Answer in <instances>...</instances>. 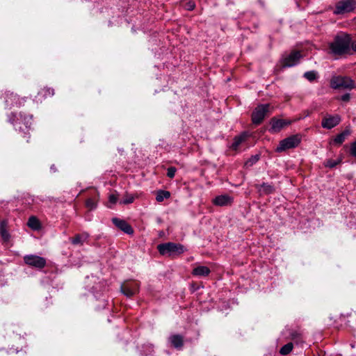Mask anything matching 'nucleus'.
<instances>
[{
  "instance_id": "f257e3e1",
  "label": "nucleus",
  "mask_w": 356,
  "mask_h": 356,
  "mask_svg": "<svg viewBox=\"0 0 356 356\" xmlns=\"http://www.w3.org/2000/svg\"><path fill=\"white\" fill-rule=\"evenodd\" d=\"M350 35L341 32L328 44V54L336 56L348 54L350 52Z\"/></svg>"
},
{
  "instance_id": "f03ea898",
  "label": "nucleus",
  "mask_w": 356,
  "mask_h": 356,
  "mask_svg": "<svg viewBox=\"0 0 356 356\" xmlns=\"http://www.w3.org/2000/svg\"><path fill=\"white\" fill-rule=\"evenodd\" d=\"M9 121L14 124L15 129L17 127L22 131L25 132L26 130H29L32 124V115H25L19 113L17 114L12 113L9 117Z\"/></svg>"
},
{
  "instance_id": "7ed1b4c3",
  "label": "nucleus",
  "mask_w": 356,
  "mask_h": 356,
  "mask_svg": "<svg viewBox=\"0 0 356 356\" xmlns=\"http://www.w3.org/2000/svg\"><path fill=\"white\" fill-rule=\"evenodd\" d=\"M157 249L161 254L168 257L179 255L184 252L182 245L172 242L159 244Z\"/></svg>"
},
{
  "instance_id": "20e7f679",
  "label": "nucleus",
  "mask_w": 356,
  "mask_h": 356,
  "mask_svg": "<svg viewBox=\"0 0 356 356\" xmlns=\"http://www.w3.org/2000/svg\"><path fill=\"white\" fill-rule=\"evenodd\" d=\"M330 86L334 89L352 90L356 88L355 81L348 76H334L330 81Z\"/></svg>"
},
{
  "instance_id": "39448f33",
  "label": "nucleus",
  "mask_w": 356,
  "mask_h": 356,
  "mask_svg": "<svg viewBox=\"0 0 356 356\" xmlns=\"http://www.w3.org/2000/svg\"><path fill=\"white\" fill-rule=\"evenodd\" d=\"M301 142L300 135H293L282 140L276 147V152H282L287 149H293L299 145Z\"/></svg>"
},
{
  "instance_id": "423d86ee",
  "label": "nucleus",
  "mask_w": 356,
  "mask_h": 356,
  "mask_svg": "<svg viewBox=\"0 0 356 356\" xmlns=\"http://www.w3.org/2000/svg\"><path fill=\"white\" fill-rule=\"evenodd\" d=\"M271 106L268 104H260L255 108L252 114V122L255 124H259L264 120L266 116L270 113Z\"/></svg>"
},
{
  "instance_id": "0eeeda50",
  "label": "nucleus",
  "mask_w": 356,
  "mask_h": 356,
  "mask_svg": "<svg viewBox=\"0 0 356 356\" xmlns=\"http://www.w3.org/2000/svg\"><path fill=\"white\" fill-rule=\"evenodd\" d=\"M355 7V0H341L336 3L333 13L335 15H342L353 11Z\"/></svg>"
},
{
  "instance_id": "6e6552de",
  "label": "nucleus",
  "mask_w": 356,
  "mask_h": 356,
  "mask_svg": "<svg viewBox=\"0 0 356 356\" xmlns=\"http://www.w3.org/2000/svg\"><path fill=\"white\" fill-rule=\"evenodd\" d=\"M24 261L29 266L41 269L46 266V259L38 255L29 254L24 257Z\"/></svg>"
},
{
  "instance_id": "1a4fd4ad",
  "label": "nucleus",
  "mask_w": 356,
  "mask_h": 356,
  "mask_svg": "<svg viewBox=\"0 0 356 356\" xmlns=\"http://www.w3.org/2000/svg\"><path fill=\"white\" fill-rule=\"evenodd\" d=\"M122 293L128 298H131L138 292L139 284L136 281L126 282L121 285Z\"/></svg>"
},
{
  "instance_id": "9d476101",
  "label": "nucleus",
  "mask_w": 356,
  "mask_h": 356,
  "mask_svg": "<svg viewBox=\"0 0 356 356\" xmlns=\"http://www.w3.org/2000/svg\"><path fill=\"white\" fill-rule=\"evenodd\" d=\"M302 55L299 51H293L283 59L284 67H292L296 65L301 58Z\"/></svg>"
},
{
  "instance_id": "9b49d317",
  "label": "nucleus",
  "mask_w": 356,
  "mask_h": 356,
  "mask_svg": "<svg viewBox=\"0 0 356 356\" xmlns=\"http://www.w3.org/2000/svg\"><path fill=\"white\" fill-rule=\"evenodd\" d=\"M340 122L341 117L339 115H327L323 118L321 125L323 128L330 129L339 124Z\"/></svg>"
},
{
  "instance_id": "f8f14e48",
  "label": "nucleus",
  "mask_w": 356,
  "mask_h": 356,
  "mask_svg": "<svg viewBox=\"0 0 356 356\" xmlns=\"http://www.w3.org/2000/svg\"><path fill=\"white\" fill-rule=\"evenodd\" d=\"M213 204L218 207L229 206L233 202V197L229 195H220L216 196L212 201Z\"/></svg>"
},
{
  "instance_id": "ddd939ff",
  "label": "nucleus",
  "mask_w": 356,
  "mask_h": 356,
  "mask_svg": "<svg viewBox=\"0 0 356 356\" xmlns=\"http://www.w3.org/2000/svg\"><path fill=\"white\" fill-rule=\"evenodd\" d=\"M5 99L6 104L8 107H12L14 106H18L22 104L21 99H19L18 96L13 92H8L6 93ZM22 100L23 102L25 101L24 98H22Z\"/></svg>"
},
{
  "instance_id": "4468645a",
  "label": "nucleus",
  "mask_w": 356,
  "mask_h": 356,
  "mask_svg": "<svg viewBox=\"0 0 356 356\" xmlns=\"http://www.w3.org/2000/svg\"><path fill=\"white\" fill-rule=\"evenodd\" d=\"M112 222L117 227L123 231L124 233L128 234H133L134 230L132 227L126 221L114 218L112 219Z\"/></svg>"
},
{
  "instance_id": "2eb2a0df",
  "label": "nucleus",
  "mask_w": 356,
  "mask_h": 356,
  "mask_svg": "<svg viewBox=\"0 0 356 356\" xmlns=\"http://www.w3.org/2000/svg\"><path fill=\"white\" fill-rule=\"evenodd\" d=\"M170 344L177 349L182 348L184 346V337L180 334H172L168 338Z\"/></svg>"
},
{
  "instance_id": "dca6fc26",
  "label": "nucleus",
  "mask_w": 356,
  "mask_h": 356,
  "mask_svg": "<svg viewBox=\"0 0 356 356\" xmlns=\"http://www.w3.org/2000/svg\"><path fill=\"white\" fill-rule=\"evenodd\" d=\"M89 235L88 233L83 232L76 234L74 237L70 238L71 243L74 245H83L88 240Z\"/></svg>"
},
{
  "instance_id": "f3484780",
  "label": "nucleus",
  "mask_w": 356,
  "mask_h": 356,
  "mask_svg": "<svg viewBox=\"0 0 356 356\" xmlns=\"http://www.w3.org/2000/svg\"><path fill=\"white\" fill-rule=\"evenodd\" d=\"M271 127L270 130L273 132H278L280 131L284 127L287 125L289 122L283 120H277L275 118H273L270 121Z\"/></svg>"
},
{
  "instance_id": "a211bd4d",
  "label": "nucleus",
  "mask_w": 356,
  "mask_h": 356,
  "mask_svg": "<svg viewBox=\"0 0 356 356\" xmlns=\"http://www.w3.org/2000/svg\"><path fill=\"white\" fill-rule=\"evenodd\" d=\"M248 137L246 133H243L238 136L234 138V142L231 145L233 150L238 151L240 149L241 145L245 142Z\"/></svg>"
},
{
  "instance_id": "6ab92c4d",
  "label": "nucleus",
  "mask_w": 356,
  "mask_h": 356,
  "mask_svg": "<svg viewBox=\"0 0 356 356\" xmlns=\"http://www.w3.org/2000/svg\"><path fill=\"white\" fill-rule=\"evenodd\" d=\"M210 269L204 266H199L193 268L192 274L197 277H205L210 273Z\"/></svg>"
},
{
  "instance_id": "aec40b11",
  "label": "nucleus",
  "mask_w": 356,
  "mask_h": 356,
  "mask_svg": "<svg viewBox=\"0 0 356 356\" xmlns=\"http://www.w3.org/2000/svg\"><path fill=\"white\" fill-rule=\"evenodd\" d=\"M0 234L3 241L7 242L10 239V234L6 229V222L3 221L0 225Z\"/></svg>"
},
{
  "instance_id": "412c9836",
  "label": "nucleus",
  "mask_w": 356,
  "mask_h": 356,
  "mask_svg": "<svg viewBox=\"0 0 356 356\" xmlns=\"http://www.w3.org/2000/svg\"><path fill=\"white\" fill-rule=\"evenodd\" d=\"M350 131L348 129H346L341 134H338L334 139V142L336 144L341 145L346 139V138L350 135Z\"/></svg>"
},
{
  "instance_id": "4be33fe9",
  "label": "nucleus",
  "mask_w": 356,
  "mask_h": 356,
  "mask_svg": "<svg viewBox=\"0 0 356 356\" xmlns=\"http://www.w3.org/2000/svg\"><path fill=\"white\" fill-rule=\"evenodd\" d=\"M28 226L34 229L38 230L40 227V223L38 219L35 216H31L27 222Z\"/></svg>"
},
{
  "instance_id": "5701e85b",
  "label": "nucleus",
  "mask_w": 356,
  "mask_h": 356,
  "mask_svg": "<svg viewBox=\"0 0 356 356\" xmlns=\"http://www.w3.org/2000/svg\"><path fill=\"white\" fill-rule=\"evenodd\" d=\"M289 339L298 343L302 341V334L297 330H289Z\"/></svg>"
},
{
  "instance_id": "b1692460",
  "label": "nucleus",
  "mask_w": 356,
  "mask_h": 356,
  "mask_svg": "<svg viewBox=\"0 0 356 356\" xmlns=\"http://www.w3.org/2000/svg\"><path fill=\"white\" fill-rule=\"evenodd\" d=\"M170 194L168 191H159L157 193L156 200L157 202H161L163 201L165 199L168 198L170 197Z\"/></svg>"
},
{
  "instance_id": "393cba45",
  "label": "nucleus",
  "mask_w": 356,
  "mask_h": 356,
  "mask_svg": "<svg viewBox=\"0 0 356 356\" xmlns=\"http://www.w3.org/2000/svg\"><path fill=\"white\" fill-rule=\"evenodd\" d=\"M259 190H260V191H261L266 194H269L274 191V188L273 186H271L268 184L264 183L260 186Z\"/></svg>"
},
{
  "instance_id": "a878e982",
  "label": "nucleus",
  "mask_w": 356,
  "mask_h": 356,
  "mask_svg": "<svg viewBox=\"0 0 356 356\" xmlns=\"http://www.w3.org/2000/svg\"><path fill=\"white\" fill-rule=\"evenodd\" d=\"M293 345L292 343H288L284 346L282 347V348L280 350V354L282 355H287L289 354L293 349Z\"/></svg>"
},
{
  "instance_id": "bb28decb",
  "label": "nucleus",
  "mask_w": 356,
  "mask_h": 356,
  "mask_svg": "<svg viewBox=\"0 0 356 356\" xmlns=\"http://www.w3.org/2000/svg\"><path fill=\"white\" fill-rule=\"evenodd\" d=\"M134 200V196L131 194H126L120 200V204H127L132 203Z\"/></svg>"
},
{
  "instance_id": "cd10ccee",
  "label": "nucleus",
  "mask_w": 356,
  "mask_h": 356,
  "mask_svg": "<svg viewBox=\"0 0 356 356\" xmlns=\"http://www.w3.org/2000/svg\"><path fill=\"white\" fill-rule=\"evenodd\" d=\"M97 202V199L88 198L86 202V205L89 209L92 210L96 208Z\"/></svg>"
},
{
  "instance_id": "c85d7f7f",
  "label": "nucleus",
  "mask_w": 356,
  "mask_h": 356,
  "mask_svg": "<svg viewBox=\"0 0 356 356\" xmlns=\"http://www.w3.org/2000/svg\"><path fill=\"white\" fill-rule=\"evenodd\" d=\"M304 77H305L309 81H312L316 78V72L314 71L306 72L304 74Z\"/></svg>"
},
{
  "instance_id": "c756f323",
  "label": "nucleus",
  "mask_w": 356,
  "mask_h": 356,
  "mask_svg": "<svg viewBox=\"0 0 356 356\" xmlns=\"http://www.w3.org/2000/svg\"><path fill=\"white\" fill-rule=\"evenodd\" d=\"M259 159V155H254L253 156H252L250 159H249L246 163H245V165L249 167V166H252V165H254L256 162H257Z\"/></svg>"
},
{
  "instance_id": "7c9ffc66",
  "label": "nucleus",
  "mask_w": 356,
  "mask_h": 356,
  "mask_svg": "<svg viewBox=\"0 0 356 356\" xmlns=\"http://www.w3.org/2000/svg\"><path fill=\"white\" fill-rule=\"evenodd\" d=\"M339 163H340V160L334 161V160L329 159V160L326 161V162L325 163V165L326 167L332 168L335 167Z\"/></svg>"
},
{
  "instance_id": "2f4dec72",
  "label": "nucleus",
  "mask_w": 356,
  "mask_h": 356,
  "mask_svg": "<svg viewBox=\"0 0 356 356\" xmlns=\"http://www.w3.org/2000/svg\"><path fill=\"white\" fill-rule=\"evenodd\" d=\"M195 4L193 1H188L184 5V8L187 10H193L195 8Z\"/></svg>"
},
{
  "instance_id": "473e14b6",
  "label": "nucleus",
  "mask_w": 356,
  "mask_h": 356,
  "mask_svg": "<svg viewBox=\"0 0 356 356\" xmlns=\"http://www.w3.org/2000/svg\"><path fill=\"white\" fill-rule=\"evenodd\" d=\"M177 169L175 167H170L168 169L167 176L170 178H173L175 177Z\"/></svg>"
},
{
  "instance_id": "72a5a7b5",
  "label": "nucleus",
  "mask_w": 356,
  "mask_h": 356,
  "mask_svg": "<svg viewBox=\"0 0 356 356\" xmlns=\"http://www.w3.org/2000/svg\"><path fill=\"white\" fill-rule=\"evenodd\" d=\"M350 152L351 155L356 156V141L351 145Z\"/></svg>"
},
{
  "instance_id": "f704fd0d",
  "label": "nucleus",
  "mask_w": 356,
  "mask_h": 356,
  "mask_svg": "<svg viewBox=\"0 0 356 356\" xmlns=\"http://www.w3.org/2000/svg\"><path fill=\"white\" fill-rule=\"evenodd\" d=\"M117 200H118V197L115 195L114 194H111L109 195V202L111 204H115L117 202Z\"/></svg>"
},
{
  "instance_id": "c9c22d12",
  "label": "nucleus",
  "mask_w": 356,
  "mask_h": 356,
  "mask_svg": "<svg viewBox=\"0 0 356 356\" xmlns=\"http://www.w3.org/2000/svg\"><path fill=\"white\" fill-rule=\"evenodd\" d=\"M43 91L44 92L45 96H47V95L52 96L54 93V90L51 89V88H45L43 90Z\"/></svg>"
},
{
  "instance_id": "e433bc0d",
  "label": "nucleus",
  "mask_w": 356,
  "mask_h": 356,
  "mask_svg": "<svg viewBox=\"0 0 356 356\" xmlns=\"http://www.w3.org/2000/svg\"><path fill=\"white\" fill-rule=\"evenodd\" d=\"M350 99V95L349 93H346L341 97V99L343 102H348Z\"/></svg>"
},
{
  "instance_id": "4c0bfd02",
  "label": "nucleus",
  "mask_w": 356,
  "mask_h": 356,
  "mask_svg": "<svg viewBox=\"0 0 356 356\" xmlns=\"http://www.w3.org/2000/svg\"><path fill=\"white\" fill-rule=\"evenodd\" d=\"M353 49V51H356V39L355 40H351L350 43V50Z\"/></svg>"
}]
</instances>
